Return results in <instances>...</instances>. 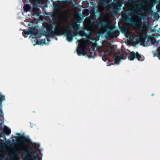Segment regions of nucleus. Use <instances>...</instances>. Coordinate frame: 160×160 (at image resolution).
I'll return each mask as SVG.
<instances>
[{
    "label": "nucleus",
    "instance_id": "nucleus-1",
    "mask_svg": "<svg viewBox=\"0 0 160 160\" xmlns=\"http://www.w3.org/2000/svg\"><path fill=\"white\" fill-rule=\"evenodd\" d=\"M53 32L52 37L55 35H61V32H62L63 34L66 37L67 40L70 42L72 41L73 37L76 36L77 34L76 32H74L72 30H68L65 27L59 28H54Z\"/></svg>",
    "mask_w": 160,
    "mask_h": 160
},
{
    "label": "nucleus",
    "instance_id": "nucleus-2",
    "mask_svg": "<svg viewBox=\"0 0 160 160\" xmlns=\"http://www.w3.org/2000/svg\"><path fill=\"white\" fill-rule=\"evenodd\" d=\"M36 144L35 143H32V145L30 144H27L26 145V148L25 149L23 150L24 152H25L27 156L28 157L32 156L33 157L34 159H37V158H38V155L36 154V156H34V154H32L33 153V147L36 146Z\"/></svg>",
    "mask_w": 160,
    "mask_h": 160
},
{
    "label": "nucleus",
    "instance_id": "nucleus-3",
    "mask_svg": "<svg viewBox=\"0 0 160 160\" xmlns=\"http://www.w3.org/2000/svg\"><path fill=\"white\" fill-rule=\"evenodd\" d=\"M62 9V7L59 5H54V8L52 15V18L57 20L59 18Z\"/></svg>",
    "mask_w": 160,
    "mask_h": 160
},
{
    "label": "nucleus",
    "instance_id": "nucleus-4",
    "mask_svg": "<svg viewBox=\"0 0 160 160\" xmlns=\"http://www.w3.org/2000/svg\"><path fill=\"white\" fill-rule=\"evenodd\" d=\"M130 24L132 25L135 30H139L142 25V21L141 19L133 20L131 19L129 20Z\"/></svg>",
    "mask_w": 160,
    "mask_h": 160
},
{
    "label": "nucleus",
    "instance_id": "nucleus-5",
    "mask_svg": "<svg viewBox=\"0 0 160 160\" xmlns=\"http://www.w3.org/2000/svg\"><path fill=\"white\" fill-rule=\"evenodd\" d=\"M46 28V30L44 31V32L46 37H52L53 30L54 29L53 25L51 24L48 25Z\"/></svg>",
    "mask_w": 160,
    "mask_h": 160
},
{
    "label": "nucleus",
    "instance_id": "nucleus-6",
    "mask_svg": "<svg viewBox=\"0 0 160 160\" xmlns=\"http://www.w3.org/2000/svg\"><path fill=\"white\" fill-rule=\"evenodd\" d=\"M128 58V59L131 61L133 60L135 58H136L138 61L142 59V57L138 52H135L134 51H132L130 53Z\"/></svg>",
    "mask_w": 160,
    "mask_h": 160
},
{
    "label": "nucleus",
    "instance_id": "nucleus-7",
    "mask_svg": "<svg viewBox=\"0 0 160 160\" xmlns=\"http://www.w3.org/2000/svg\"><path fill=\"white\" fill-rule=\"evenodd\" d=\"M114 57L115 58V62L118 64L121 59H125L126 58V56L123 53H118L115 54Z\"/></svg>",
    "mask_w": 160,
    "mask_h": 160
},
{
    "label": "nucleus",
    "instance_id": "nucleus-8",
    "mask_svg": "<svg viewBox=\"0 0 160 160\" xmlns=\"http://www.w3.org/2000/svg\"><path fill=\"white\" fill-rule=\"evenodd\" d=\"M16 135L19 136H20L18 137H15L17 141H23L27 142H31V140L29 138H27L26 136L22 135L21 134L18 132L16 133Z\"/></svg>",
    "mask_w": 160,
    "mask_h": 160
},
{
    "label": "nucleus",
    "instance_id": "nucleus-9",
    "mask_svg": "<svg viewBox=\"0 0 160 160\" xmlns=\"http://www.w3.org/2000/svg\"><path fill=\"white\" fill-rule=\"evenodd\" d=\"M77 42L79 43L78 46H82V48H85V49H86L90 44V41H89L88 40L86 41L83 39L80 40H78Z\"/></svg>",
    "mask_w": 160,
    "mask_h": 160
},
{
    "label": "nucleus",
    "instance_id": "nucleus-10",
    "mask_svg": "<svg viewBox=\"0 0 160 160\" xmlns=\"http://www.w3.org/2000/svg\"><path fill=\"white\" fill-rule=\"evenodd\" d=\"M85 49L82 48L81 46L78 45L77 48V51L78 55L79 56L81 55H85L87 54V53L85 51Z\"/></svg>",
    "mask_w": 160,
    "mask_h": 160
},
{
    "label": "nucleus",
    "instance_id": "nucleus-11",
    "mask_svg": "<svg viewBox=\"0 0 160 160\" xmlns=\"http://www.w3.org/2000/svg\"><path fill=\"white\" fill-rule=\"evenodd\" d=\"M5 99V97L4 95H1L0 92V113H1V117H3L4 116V114L2 110V102Z\"/></svg>",
    "mask_w": 160,
    "mask_h": 160
},
{
    "label": "nucleus",
    "instance_id": "nucleus-12",
    "mask_svg": "<svg viewBox=\"0 0 160 160\" xmlns=\"http://www.w3.org/2000/svg\"><path fill=\"white\" fill-rule=\"evenodd\" d=\"M88 56L90 58H93L96 55L95 52L94 50H90L88 52H86Z\"/></svg>",
    "mask_w": 160,
    "mask_h": 160
},
{
    "label": "nucleus",
    "instance_id": "nucleus-13",
    "mask_svg": "<svg viewBox=\"0 0 160 160\" xmlns=\"http://www.w3.org/2000/svg\"><path fill=\"white\" fill-rule=\"evenodd\" d=\"M29 34L33 35L35 36L38 33V31L37 29L35 28H30L28 30Z\"/></svg>",
    "mask_w": 160,
    "mask_h": 160
},
{
    "label": "nucleus",
    "instance_id": "nucleus-14",
    "mask_svg": "<svg viewBox=\"0 0 160 160\" xmlns=\"http://www.w3.org/2000/svg\"><path fill=\"white\" fill-rule=\"evenodd\" d=\"M108 36L110 37L116 38L117 37L116 32L114 31L111 32L108 31L107 32Z\"/></svg>",
    "mask_w": 160,
    "mask_h": 160
},
{
    "label": "nucleus",
    "instance_id": "nucleus-15",
    "mask_svg": "<svg viewBox=\"0 0 160 160\" xmlns=\"http://www.w3.org/2000/svg\"><path fill=\"white\" fill-rule=\"evenodd\" d=\"M3 132L5 134L8 135L10 134L11 130L8 127L5 126L3 129Z\"/></svg>",
    "mask_w": 160,
    "mask_h": 160
},
{
    "label": "nucleus",
    "instance_id": "nucleus-16",
    "mask_svg": "<svg viewBox=\"0 0 160 160\" xmlns=\"http://www.w3.org/2000/svg\"><path fill=\"white\" fill-rule=\"evenodd\" d=\"M24 9L26 12H28L31 9V7L30 5L26 4L23 7Z\"/></svg>",
    "mask_w": 160,
    "mask_h": 160
},
{
    "label": "nucleus",
    "instance_id": "nucleus-17",
    "mask_svg": "<svg viewBox=\"0 0 160 160\" xmlns=\"http://www.w3.org/2000/svg\"><path fill=\"white\" fill-rule=\"evenodd\" d=\"M86 29L90 33L92 32H93V29L91 28V26L89 25H87L85 27Z\"/></svg>",
    "mask_w": 160,
    "mask_h": 160
},
{
    "label": "nucleus",
    "instance_id": "nucleus-18",
    "mask_svg": "<svg viewBox=\"0 0 160 160\" xmlns=\"http://www.w3.org/2000/svg\"><path fill=\"white\" fill-rule=\"evenodd\" d=\"M72 27L73 29H78L80 27V24L75 23L72 24Z\"/></svg>",
    "mask_w": 160,
    "mask_h": 160
},
{
    "label": "nucleus",
    "instance_id": "nucleus-19",
    "mask_svg": "<svg viewBox=\"0 0 160 160\" xmlns=\"http://www.w3.org/2000/svg\"><path fill=\"white\" fill-rule=\"evenodd\" d=\"M29 31L28 30V31H26L25 30H24L23 31L22 33V35L24 37V38H26L28 37V34H29V33H28Z\"/></svg>",
    "mask_w": 160,
    "mask_h": 160
},
{
    "label": "nucleus",
    "instance_id": "nucleus-20",
    "mask_svg": "<svg viewBox=\"0 0 160 160\" xmlns=\"http://www.w3.org/2000/svg\"><path fill=\"white\" fill-rule=\"evenodd\" d=\"M76 32V35L78 34L79 36H85V33L83 31H80L79 32Z\"/></svg>",
    "mask_w": 160,
    "mask_h": 160
},
{
    "label": "nucleus",
    "instance_id": "nucleus-21",
    "mask_svg": "<svg viewBox=\"0 0 160 160\" xmlns=\"http://www.w3.org/2000/svg\"><path fill=\"white\" fill-rule=\"evenodd\" d=\"M32 11L34 13L38 15V8L35 7L33 8Z\"/></svg>",
    "mask_w": 160,
    "mask_h": 160
},
{
    "label": "nucleus",
    "instance_id": "nucleus-22",
    "mask_svg": "<svg viewBox=\"0 0 160 160\" xmlns=\"http://www.w3.org/2000/svg\"><path fill=\"white\" fill-rule=\"evenodd\" d=\"M107 3V0H101L100 5H104Z\"/></svg>",
    "mask_w": 160,
    "mask_h": 160
},
{
    "label": "nucleus",
    "instance_id": "nucleus-23",
    "mask_svg": "<svg viewBox=\"0 0 160 160\" xmlns=\"http://www.w3.org/2000/svg\"><path fill=\"white\" fill-rule=\"evenodd\" d=\"M37 43L38 44H41L42 43L43 44L45 43V41L43 39L41 40L40 41H37Z\"/></svg>",
    "mask_w": 160,
    "mask_h": 160
},
{
    "label": "nucleus",
    "instance_id": "nucleus-24",
    "mask_svg": "<svg viewBox=\"0 0 160 160\" xmlns=\"http://www.w3.org/2000/svg\"><path fill=\"white\" fill-rule=\"evenodd\" d=\"M121 31L122 32L126 33L128 32V29L126 28H123L121 29Z\"/></svg>",
    "mask_w": 160,
    "mask_h": 160
},
{
    "label": "nucleus",
    "instance_id": "nucleus-25",
    "mask_svg": "<svg viewBox=\"0 0 160 160\" xmlns=\"http://www.w3.org/2000/svg\"><path fill=\"white\" fill-rule=\"evenodd\" d=\"M152 38L150 36H149L147 38V41H146V43H148L150 41H151V40L152 39Z\"/></svg>",
    "mask_w": 160,
    "mask_h": 160
},
{
    "label": "nucleus",
    "instance_id": "nucleus-26",
    "mask_svg": "<svg viewBox=\"0 0 160 160\" xmlns=\"http://www.w3.org/2000/svg\"><path fill=\"white\" fill-rule=\"evenodd\" d=\"M151 42L152 45L154 44L155 43L156 41L155 40H154L153 38H152V39L151 40Z\"/></svg>",
    "mask_w": 160,
    "mask_h": 160
},
{
    "label": "nucleus",
    "instance_id": "nucleus-27",
    "mask_svg": "<svg viewBox=\"0 0 160 160\" xmlns=\"http://www.w3.org/2000/svg\"><path fill=\"white\" fill-rule=\"evenodd\" d=\"M107 52H108V53H109V55L111 54L112 53V51L111 49L108 50L107 51Z\"/></svg>",
    "mask_w": 160,
    "mask_h": 160
},
{
    "label": "nucleus",
    "instance_id": "nucleus-28",
    "mask_svg": "<svg viewBox=\"0 0 160 160\" xmlns=\"http://www.w3.org/2000/svg\"><path fill=\"white\" fill-rule=\"evenodd\" d=\"M153 3L154 4V5H155L156 4H157L158 3V1H157L156 0H153Z\"/></svg>",
    "mask_w": 160,
    "mask_h": 160
},
{
    "label": "nucleus",
    "instance_id": "nucleus-29",
    "mask_svg": "<svg viewBox=\"0 0 160 160\" xmlns=\"http://www.w3.org/2000/svg\"><path fill=\"white\" fill-rule=\"evenodd\" d=\"M141 6L140 5H139L138 6L136 7L135 9L136 10H139L140 9Z\"/></svg>",
    "mask_w": 160,
    "mask_h": 160
},
{
    "label": "nucleus",
    "instance_id": "nucleus-30",
    "mask_svg": "<svg viewBox=\"0 0 160 160\" xmlns=\"http://www.w3.org/2000/svg\"><path fill=\"white\" fill-rule=\"evenodd\" d=\"M100 23L102 24V25H101V27L102 28V27H103V25H102V22H100Z\"/></svg>",
    "mask_w": 160,
    "mask_h": 160
},
{
    "label": "nucleus",
    "instance_id": "nucleus-31",
    "mask_svg": "<svg viewBox=\"0 0 160 160\" xmlns=\"http://www.w3.org/2000/svg\"><path fill=\"white\" fill-rule=\"evenodd\" d=\"M47 37V40L48 41H50V40H49V38H48V37Z\"/></svg>",
    "mask_w": 160,
    "mask_h": 160
},
{
    "label": "nucleus",
    "instance_id": "nucleus-32",
    "mask_svg": "<svg viewBox=\"0 0 160 160\" xmlns=\"http://www.w3.org/2000/svg\"><path fill=\"white\" fill-rule=\"evenodd\" d=\"M154 93H152V94L151 95L152 96H153L154 95Z\"/></svg>",
    "mask_w": 160,
    "mask_h": 160
},
{
    "label": "nucleus",
    "instance_id": "nucleus-33",
    "mask_svg": "<svg viewBox=\"0 0 160 160\" xmlns=\"http://www.w3.org/2000/svg\"><path fill=\"white\" fill-rule=\"evenodd\" d=\"M95 25V26L97 27L98 26V24H96Z\"/></svg>",
    "mask_w": 160,
    "mask_h": 160
},
{
    "label": "nucleus",
    "instance_id": "nucleus-34",
    "mask_svg": "<svg viewBox=\"0 0 160 160\" xmlns=\"http://www.w3.org/2000/svg\"><path fill=\"white\" fill-rule=\"evenodd\" d=\"M34 2H35V0H32Z\"/></svg>",
    "mask_w": 160,
    "mask_h": 160
},
{
    "label": "nucleus",
    "instance_id": "nucleus-35",
    "mask_svg": "<svg viewBox=\"0 0 160 160\" xmlns=\"http://www.w3.org/2000/svg\"><path fill=\"white\" fill-rule=\"evenodd\" d=\"M29 25H30V24H29V23H28V26H29Z\"/></svg>",
    "mask_w": 160,
    "mask_h": 160
},
{
    "label": "nucleus",
    "instance_id": "nucleus-36",
    "mask_svg": "<svg viewBox=\"0 0 160 160\" xmlns=\"http://www.w3.org/2000/svg\"><path fill=\"white\" fill-rule=\"evenodd\" d=\"M114 4H117L116 3H115Z\"/></svg>",
    "mask_w": 160,
    "mask_h": 160
},
{
    "label": "nucleus",
    "instance_id": "nucleus-37",
    "mask_svg": "<svg viewBox=\"0 0 160 160\" xmlns=\"http://www.w3.org/2000/svg\"><path fill=\"white\" fill-rule=\"evenodd\" d=\"M103 57H102V59H103Z\"/></svg>",
    "mask_w": 160,
    "mask_h": 160
},
{
    "label": "nucleus",
    "instance_id": "nucleus-38",
    "mask_svg": "<svg viewBox=\"0 0 160 160\" xmlns=\"http://www.w3.org/2000/svg\"><path fill=\"white\" fill-rule=\"evenodd\" d=\"M38 160H40V159H38Z\"/></svg>",
    "mask_w": 160,
    "mask_h": 160
}]
</instances>
